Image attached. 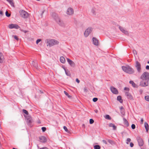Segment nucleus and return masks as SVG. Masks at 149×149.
Masks as SVG:
<instances>
[{
    "label": "nucleus",
    "instance_id": "obj_1",
    "mask_svg": "<svg viewBox=\"0 0 149 149\" xmlns=\"http://www.w3.org/2000/svg\"><path fill=\"white\" fill-rule=\"evenodd\" d=\"M52 16L53 18L60 26H64V24L60 19L57 14L55 13H52Z\"/></svg>",
    "mask_w": 149,
    "mask_h": 149
},
{
    "label": "nucleus",
    "instance_id": "obj_2",
    "mask_svg": "<svg viewBox=\"0 0 149 149\" xmlns=\"http://www.w3.org/2000/svg\"><path fill=\"white\" fill-rule=\"evenodd\" d=\"M45 42L47 43L48 44L47 46H49V47H51L54 45L58 44L59 42H58L55 39H46L45 41Z\"/></svg>",
    "mask_w": 149,
    "mask_h": 149
},
{
    "label": "nucleus",
    "instance_id": "obj_3",
    "mask_svg": "<svg viewBox=\"0 0 149 149\" xmlns=\"http://www.w3.org/2000/svg\"><path fill=\"white\" fill-rule=\"evenodd\" d=\"M122 68L124 72L129 74H133L134 72V70L129 65L126 66H122Z\"/></svg>",
    "mask_w": 149,
    "mask_h": 149
},
{
    "label": "nucleus",
    "instance_id": "obj_4",
    "mask_svg": "<svg viewBox=\"0 0 149 149\" xmlns=\"http://www.w3.org/2000/svg\"><path fill=\"white\" fill-rule=\"evenodd\" d=\"M19 13L21 16L24 18H27L29 16V13L24 10H20Z\"/></svg>",
    "mask_w": 149,
    "mask_h": 149
},
{
    "label": "nucleus",
    "instance_id": "obj_5",
    "mask_svg": "<svg viewBox=\"0 0 149 149\" xmlns=\"http://www.w3.org/2000/svg\"><path fill=\"white\" fill-rule=\"evenodd\" d=\"M141 79L142 80H146L148 79L149 80V73L148 72H144L141 77Z\"/></svg>",
    "mask_w": 149,
    "mask_h": 149
},
{
    "label": "nucleus",
    "instance_id": "obj_6",
    "mask_svg": "<svg viewBox=\"0 0 149 149\" xmlns=\"http://www.w3.org/2000/svg\"><path fill=\"white\" fill-rule=\"evenodd\" d=\"M93 30V28L90 27L87 28L85 31L84 35L86 37H87L89 34L91 33Z\"/></svg>",
    "mask_w": 149,
    "mask_h": 149
},
{
    "label": "nucleus",
    "instance_id": "obj_7",
    "mask_svg": "<svg viewBox=\"0 0 149 149\" xmlns=\"http://www.w3.org/2000/svg\"><path fill=\"white\" fill-rule=\"evenodd\" d=\"M148 81L149 80L147 79L146 80H142L140 82V85L142 87L147 86L148 85Z\"/></svg>",
    "mask_w": 149,
    "mask_h": 149
},
{
    "label": "nucleus",
    "instance_id": "obj_8",
    "mask_svg": "<svg viewBox=\"0 0 149 149\" xmlns=\"http://www.w3.org/2000/svg\"><path fill=\"white\" fill-rule=\"evenodd\" d=\"M148 81L149 80L147 79L146 80H142L140 82V85L142 87L147 86L148 85Z\"/></svg>",
    "mask_w": 149,
    "mask_h": 149
},
{
    "label": "nucleus",
    "instance_id": "obj_9",
    "mask_svg": "<svg viewBox=\"0 0 149 149\" xmlns=\"http://www.w3.org/2000/svg\"><path fill=\"white\" fill-rule=\"evenodd\" d=\"M136 140L138 142L139 145L140 147L143 146L144 144V142L142 138L140 136H138L136 137Z\"/></svg>",
    "mask_w": 149,
    "mask_h": 149
},
{
    "label": "nucleus",
    "instance_id": "obj_10",
    "mask_svg": "<svg viewBox=\"0 0 149 149\" xmlns=\"http://www.w3.org/2000/svg\"><path fill=\"white\" fill-rule=\"evenodd\" d=\"M135 66L138 72L140 73L141 72V65L140 63L138 61H136Z\"/></svg>",
    "mask_w": 149,
    "mask_h": 149
},
{
    "label": "nucleus",
    "instance_id": "obj_11",
    "mask_svg": "<svg viewBox=\"0 0 149 149\" xmlns=\"http://www.w3.org/2000/svg\"><path fill=\"white\" fill-rule=\"evenodd\" d=\"M9 28L12 29L13 28L18 29L20 28V27L17 24H11L9 25Z\"/></svg>",
    "mask_w": 149,
    "mask_h": 149
},
{
    "label": "nucleus",
    "instance_id": "obj_12",
    "mask_svg": "<svg viewBox=\"0 0 149 149\" xmlns=\"http://www.w3.org/2000/svg\"><path fill=\"white\" fill-rule=\"evenodd\" d=\"M67 62L71 67H74L75 65L73 61L69 58H67Z\"/></svg>",
    "mask_w": 149,
    "mask_h": 149
},
{
    "label": "nucleus",
    "instance_id": "obj_13",
    "mask_svg": "<svg viewBox=\"0 0 149 149\" xmlns=\"http://www.w3.org/2000/svg\"><path fill=\"white\" fill-rule=\"evenodd\" d=\"M110 89L111 92L113 94H118V92L117 89L113 86H111L110 88Z\"/></svg>",
    "mask_w": 149,
    "mask_h": 149
},
{
    "label": "nucleus",
    "instance_id": "obj_14",
    "mask_svg": "<svg viewBox=\"0 0 149 149\" xmlns=\"http://www.w3.org/2000/svg\"><path fill=\"white\" fill-rule=\"evenodd\" d=\"M74 13L73 9L71 8H69L68 9L67 11V14L68 15H72Z\"/></svg>",
    "mask_w": 149,
    "mask_h": 149
},
{
    "label": "nucleus",
    "instance_id": "obj_15",
    "mask_svg": "<svg viewBox=\"0 0 149 149\" xmlns=\"http://www.w3.org/2000/svg\"><path fill=\"white\" fill-rule=\"evenodd\" d=\"M39 139L40 141L42 143H45L47 141L46 138L44 136L39 137Z\"/></svg>",
    "mask_w": 149,
    "mask_h": 149
},
{
    "label": "nucleus",
    "instance_id": "obj_16",
    "mask_svg": "<svg viewBox=\"0 0 149 149\" xmlns=\"http://www.w3.org/2000/svg\"><path fill=\"white\" fill-rule=\"evenodd\" d=\"M25 118L27 120V122L28 123H31V117L30 116L27 115L24 116Z\"/></svg>",
    "mask_w": 149,
    "mask_h": 149
},
{
    "label": "nucleus",
    "instance_id": "obj_17",
    "mask_svg": "<svg viewBox=\"0 0 149 149\" xmlns=\"http://www.w3.org/2000/svg\"><path fill=\"white\" fill-rule=\"evenodd\" d=\"M119 29L123 33L126 35L128 34V31L125 29L124 28L121 26H119Z\"/></svg>",
    "mask_w": 149,
    "mask_h": 149
},
{
    "label": "nucleus",
    "instance_id": "obj_18",
    "mask_svg": "<svg viewBox=\"0 0 149 149\" xmlns=\"http://www.w3.org/2000/svg\"><path fill=\"white\" fill-rule=\"evenodd\" d=\"M93 44L96 46L98 45L99 41L95 37H93L92 38Z\"/></svg>",
    "mask_w": 149,
    "mask_h": 149
},
{
    "label": "nucleus",
    "instance_id": "obj_19",
    "mask_svg": "<svg viewBox=\"0 0 149 149\" xmlns=\"http://www.w3.org/2000/svg\"><path fill=\"white\" fill-rule=\"evenodd\" d=\"M125 95L127 97V98L130 100H133V97L131 95L129 92H126Z\"/></svg>",
    "mask_w": 149,
    "mask_h": 149
},
{
    "label": "nucleus",
    "instance_id": "obj_20",
    "mask_svg": "<svg viewBox=\"0 0 149 149\" xmlns=\"http://www.w3.org/2000/svg\"><path fill=\"white\" fill-rule=\"evenodd\" d=\"M4 61V56L3 54L0 53V63H2Z\"/></svg>",
    "mask_w": 149,
    "mask_h": 149
},
{
    "label": "nucleus",
    "instance_id": "obj_21",
    "mask_svg": "<svg viewBox=\"0 0 149 149\" xmlns=\"http://www.w3.org/2000/svg\"><path fill=\"white\" fill-rule=\"evenodd\" d=\"M123 121L124 125L127 127L129 125V123L127 120L125 118H123Z\"/></svg>",
    "mask_w": 149,
    "mask_h": 149
},
{
    "label": "nucleus",
    "instance_id": "obj_22",
    "mask_svg": "<svg viewBox=\"0 0 149 149\" xmlns=\"http://www.w3.org/2000/svg\"><path fill=\"white\" fill-rule=\"evenodd\" d=\"M144 126L146 130V132H148L149 130V126L148 124L146 122L145 123Z\"/></svg>",
    "mask_w": 149,
    "mask_h": 149
},
{
    "label": "nucleus",
    "instance_id": "obj_23",
    "mask_svg": "<svg viewBox=\"0 0 149 149\" xmlns=\"http://www.w3.org/2000/svg\"><path fill=\"white\" fill-rule=\"evenodd\" d=\"M117 100L120 103H122L123 102V100L122 99V97L121 96L119 95L117 97Z\"/></svg>",
    "mask_w": 149,
    "mask_h": 149
},
{
    "label": "nucleus",
    "instance_id": "obj_24",
    "mask_svg": "<svg viewBox=\"0 0 149 149\" xmlns=\"http://www.w3.org/2000/svg\"><path fill=\"white\" fill-rule=\"evenodd\" d=\"M60 61L61 62L63 63H64L65 62V59L63 56H61L60 57Z\"/></svg>",
    "mask_w": 149,
    "mask_h": 149
},
{
    "label": "nucleus",
    "instance_id": "obj_25",
    "mask_svg": "<svg viewBox=\"0 0 149 149\" xmlns=\"http://www.w3.org/2000/svg\"><path fill=\"white\" fill-rule=\"evenodd\" d=\"M8 1L11 5V6L13 7H14V3L13 2V0H6Z\"/></svg>",
    "mask_w": 149,
    "mask_h": 149
},
{
    "label": "nucleus",
    "instance_id": "obj_26",
    "mask_svg": "<svg viewBox=\"0 0 149 149\" xmlns=\"http://www.w3.org/2000/svg\"><path fill=\"white\" fill-rule=\"evenodd\" d=\"M109 126L110 127H112L113 128V130H116V127L112 123H110L109 124Z\"/></svg>",
    "mask_w": 149,
    "mask_h": 149
},
{
    "label": "nucleus",
    "instance_id": "obj_27",
    "mask_svg": "<svg viewBox=\"0 0 149 149\" xmlns=\"http://www.w3.org/2000/svg\"><path fill=\"white\" fill-rule=\"evenodd\" d=\"M130 83L132 84V86L134 87H136L137 85L134 82V81H130Z\"/></svg>",
    "mask_w": 149,
    "mask_h": 149
},
{
    "label": "nucleus",
    "instance_id": "obj_28",
    "mask_svg": "<svg viewBox=\"0 0 149 149\" xmlns=\"http://www.w3.org/2000/svg\"><path fill=\"white\" fill-rule=\"evenodd\" d=\"M95 8H93L91 10V12L93 14V15H95L96 14Z\"/></svg>",
    "mask_w": 149,
    "mask_h": 149
},
{
    "label": "nucleus",
    "instance_id": "obj_29",
    "mask_svg": "<svg viewBox=\"0 0 149 149\" xmlns=\"http://www.w3.org/2000/svg\"><path fill=\"white\" fill-rule=\"evenodd\" d=\"M94 149H100V146L99 145H95L94 146Z\"/></svg>",
    "mask_w": 149,
    "mask_h": 149
},
{
    "label": "nucleus",
    "instance_id": "obj_30",
    "mask_svg": "<svg viewBox=\"0 0 149 149\" xmlns=\"http://www.w3.org/2000/svg\"><path fill=\"white\" fill-rule=\"evenodd\" d=\"M65 72L66 74L68 76H69L71 75V74H70V71H69L68 70H67V71Z\"/></svg>",
    "mask_w": 149,
    "mask_h": 149
},
{
    "label": "nucleus",
    "instance_id": "obj_31",
    "mask_svg": "<svg viewBox=\"0 0 149 149\" xmlns=\"http://www.w3.org/2000/svg\"><path fill=\"white\" fill-rule=\"evenodd\" d=\"M105 118L108 120H110L111 119V117L108 115H107L105 116Z\"/></svg>",
    "mask_w": 149,
    "mask_h": 149
},
{
    "label": "nucleus",
    "instance_id": "obj_32",
    "mask_svg": "<svg viewBox=\"0 0 149 149\" xmlns=\"http://www.w3.org/2000/svg\"><path fill=\"white\" fill-rule=\"evenodd\" d=\"M64 93H65V95H66L69 98H71V96H70L69 95L68 93L66 91H64Z\"/></svg>",
    "mask_w": 149,
    "mask_h": 149
},
{
    "label": "nucleus",
    "instance_id": "obj_33",
    "mask_svg": "<svg viewBox=\"0 0 149 149\" xmlns=\"http://www.w3.org/2000/svg\"><path fill=\"white\" fill-rule=\"evenodd\" d=\"M22 111L24 113L26 114V115H28L29 113L27 111L24 109H23Z\"/></svg>",
    "mask_w": 149,
    "mask_h": 149
},
{
    "label": "nucleus",
    "instance_id": "obj_34",
    "mask_svg": "<svg viewBox=\"0 0 149 149\" xmlns=\"http://www.w3.org/2000/svg\"><path fill=\"white\" fill-rule=\"evenodd\" d=\"M6 15L7 17H9L10 16V14L8 13V12L7 11H6Z\"/></svg>",
    "mask_w": 149,
    "mask_h": 149
},
{
    "label": "nucleus",
    "instance_id": "obj_35",
    "mask_svg": "<svg viewBox=\"0 0 149 149\" xmlns=\"http://www.w3.org/2000/svg\"><path fill=\"white\" fill-rule=\"evenodd\" d=\"M145 99L147 101H149V95H147L145 97Z\"/></svg>",
    "mask_w": 149,
    "mask_h": 149
},
{
    "label": "nucleus",
    "instance_id": "obj_36",
    "mask_svg": "<svg viewBox=\"0 0 149 149\" xmlns=\"http://www.w3.org/2000/svg\"><path fill=\"white\" fill-rule=\"evenodd\" d=\"M63 129H64V130H65L66 132H68H68H69L68 131V129H67V127H66V126H64L63 127Z\"/></svg>",
    "mask_w": 149,
    "mask_h": 149
},
{
    "label": "nucleus",
    "instance_id": "obj_37",
    "mask_svg": "<svg viewBox=\"0 0 149 149\" xmlns=\"http://www.w3.org/2000/svg\"><path fill=\"white\" fill-rule=\"evenodd\" d=\"M94 122V120L92 119H90V124H93Z\"/></svg>",
    "mask_w": 149,
    "mask_h": 149
},
{
    "label": "nucleus",
    "instance_id": "obj_38",
    "mask_svg": "<svg viewBox=\"0 0 149 149\" xmlns=\"http://www.w3.org/2000/svg\"><path fill=\"white\" fill-rule=\"evenodd\" d=\"M126 141H127V142H126V143L127 144H129L128 142H130L131 141V139H130L129 138H127V139Z\"/></svg>",
    "mask_w": 149,
    "mask_h": 149
},
{
    "label": "nucleus",
    "instance_id": "obj_39",
    "mask_svg": "<svg viewBox=\"0 0 149 149\" xmlns=\"http://www.w3.org/2000/svg\"><path fill=\"white\" fill-rule=\"evenodd\" d=\"M98 100V98L97 97H94L93 99V101L94 102H96Z\"/></svg>",
    "mask_w": 149,
    "mask_h": 149
},
{
    "label": "nucleus",
    "instance_id": "obj_40",
    "mask_svg": "<svg viewBox=\"0 0 149 149\" xmlns=\"http://www.w3.org/2000/svg\"><path fill=\"white\" fill-rule=\"evenodd\" d=\"M135 125L134 124H132L131 125V127L132 129H134L135 128Z\"/></svg>",
    "mask_w": 149,
    "mask_h": 149
},
{
    "label": "nucleus",
    "instance_id": "obj_41",
    "mask_svg": "<svg viewBox=\"0 0 149 149\" xmlns=\"http://www.w3.org/2000/svg\"><path fill=\"white\" fill-rule=\"evenodd\" d=\"M43 132H45L46 130V128L44 127H42L41 128Z\"/></svg>",
    "mask_w": 149,
    "mask_h": 149
},
{
    "label": "nucleus",
    "instance_id": "obj_42",
    "mask_svg": "<svg viewBox=\"0 0 149 149\" xmlns=\"http://www.w3.org/2000/svg\"><path fill=\"white\" fill-rule=\"evenodd\" d=\"M107 141L110 144H112L113 142V141L111 140L108 139Z\"/></svg>",
    "mask_w": 149,
    "mask_h": 149
},
{
    "label": "nucleus",
    "instance_id": "obj_43",
    "mask_svg": "<svg viewBox=\"0 0 149 149\" xmlns=\"http://www.w3.org/2000/svg\"><path fill=\"white\" fill-rule=\"evenodd\" d=\"M14 38L16 39L18 41L19 40V38L18 37L16 36H14Z\"/></svg>",
    "mask_w": 149,
    "mask_h": 149
},
{
    "label": "nucleus",
    "instance_id": "obj_44",
    "mask_svg": "<svg viewBox=\"0 0 149 149\" xmlns=\"http://www.w3.org/2000/svg\"><path fill=\"white\" fill-rule=\"evenodd\" d=\"M133 52L134 54V55H135V54L136 55L137 54V52L136 50H135V49L134 50H133Z\"/></svg>",
    "mask_w": 149,
    "mask_h": 149
},
{
    "label": "nucleus",
    "instance_id": "obj_45",
    "mask_svg": "<svg viewBox=\"0 0 149 149\" xmlns=\"http://www.w3.org/2000/svg\"><path fill=\"white\" fill-rule=\"evenodd\" d=\"M41 41V39H38L36 41V44H38V43Z\"/></svg>",
    "mask_w": 149,
    "mask_h": 149
},
{
    "label": "nucleus",
    "instance_id": "obj_46",
    "mask_svg": "<svg viewBox=\"0 0 149 149\" xmlns=\"http://www.w3.org/2000/svg\"><path fill=\"white\" fill-rule=\"evenodd\" d=\"M129 88H128L127 87H125L124 88V90L127 91H129Z\"/></svg>",
    "mask_w": 149,
    "mask_h": 149
},
{
    "label": "nucleus",
    "instance_id": "obj_47",
    "mask_svg": "<svg viewBox=\"0 0 149 149\" xmlns=\"http://www.w3.org/2000/svg\"><path fill=\"white\" fill-rule=\"evenodd\" d=\"M102 141L103 142V143H104L105 144H107V141L105 140H102Z\"/></svg>",
    "mask_w": 149,
    "mask_h": 149
},
{
    "label": "nucleus",
    "instance_id": "obj_48",
    "mask_svg": "<svg viewBox=\"0 0 149 149\" xmlns=\"http://www.w3.org/2000/svg\"><path fill=\"white\" fill-rule=\"evenodd\" d=\"M134 144L132 143L131 142L130 143V146L131 147H132L134 146Z\"/></svg>",
    "mask_w": 149,
    "mask_h": 149
},
{
    "label": "nucleus",
    "instance_id": "obj_49",
    "mask_svg": "<svg viewBox=\"0 0 149 149\" xmlns=\"http://www.w3.org/2000/svg\"><path fill=\"white\" fill-rule=\"evenodd\" d=\"M76 81L78 83H79L80 81L78 79H77V78L76 79Z\"/></svg>",
    "mask_w": 149,
    "mask_h": 149
},
{
    "label": "nucleus",
    "instance_id": "obj_50",
    "mask_svg": "<svg viewBox=\"0 0 149 149\" xmlns=\"http://www.w3.org/2000/svg\"><path fill=\"white\" fill-rule=\"evenodd\" d=\"M40 149H49L47 147H44L42 148H40Z\"/></svg>",
    "mask_w": 149,
    "mask_h": 149
},
{
    "label": "nucleus",
    "instance_id": "obj_51",
    "mask_svg": "<svg viewBox=\"0 0 149 149\" xmlns=\"http://www.w3.org/2000/svg\"><path fill=\"white\" fill-rule=\"evenodd\" d=\"M146 69L147 70H149V65H147L146 66Z\"/></svg>",
    "mask_w": 149,
    "mask_h": 149
},
{
    "label": "nucleus",
    "instance_id": "obj_52",
    "mask_svg": "<svg viewBox=\"0 0 149 149\" xmlns=\"http://www.w3.org/2000/svg\"><path fill=\"white\" fill-rule=\"evenodd\" d=\"M141 124H143V118H142L141 119Z\"/></svg>",
    "mask_w": 149,
    "mask_h": 149
},
{
    "label": "nucleus",
    "instance_id": "obj_53",
    "mask_svg": "<svg viewBox=\"0 0 149 149\" xmlns=\"http://www.w3.org/2000/svg\"><path fill=\"white\" fill-rule=\"evenodd\" d=\"M139 92L141 94H142V92H143V90H140V91H139Z\"/></svg>",
    "mask_w": 149,
    "mask_h": 149
},
{
    "label": "nucleus",
    "instance_id": "obj_54",
    "mask_svg": "<svg viewBox=\"0 0 149 149\" xmlns=\"http://www.w3.org/2000/svg\"><path fill=\"white\" fill-rule=\"evenodd\" d=\"M84 90L85 92L87 91V89L86 88H84Z\"/></svg>",
    "mask_w": 149,
    "mask_h": 149
},
{
    "label": "nucleus",
    "instance_id": "obj_55",
    "mask_svg": "<svg viewBox=\"0 0 149 149\" xmlns=\"http://www.w3.org/2000/svg\"><path fill=\"white\" fill-rule=\"evenodd\" d=\"M0 14L1 15H3V13L2 11H0Z\"/></svg>",
    "mask_w": 149,
    "mask_h": 149
},
{
    "label": "nucleus",
    "instance_id": "obj_56",
    "mask_svg": "<svg viewBox=\"0 0 149 149\" xmlns=\"http://www.w3.org/2000/svg\"><path fill=\"white\" fill-rule=\"evenodd\" d=\"M63 69L64 70L65 72H66L67 71V70H66V68L65 67V68H64Z\"/></svg>",
    "mask_w": 149,
    "mask_h": 149
},
{
    "label": "nucleus",
    "instance_id": "obj_57",
    "mask_svg": "<svg viewBox=\"0 0 149 149\" xmlns=\"http://www.w3.org/2000/svg\"><path fill=\"white\" fill-rule=\"evenodd\" d=\"M45 11V10H44L43 11H42V14H41L42 16L43 14L44 13V12Z\"/></svg>",
    "mask_w": 149,
    "mask_h": 149
},
{
    "label": "nucleus",
    "instance_id": "obj_58",
    "mask_svg": "<svg viewBox=\"0 0 149 149\" xmlns=\"http://www.w3.org/2000/svg\"><path fill=\"white\" fill-rule=\"evenodd\" d=\"M62 68L63 69H64V68H65V67L64 66H62Z\"/></svg>",
    "mask_w": 149,
    "mask_h": 149
},
{
    "label": "nucleus",
    "instance_id": "obj_59",
    "mask_svg": "<svg viewBox=\"0 0 149 149\" xmlns=\"http://www.w3.org/2000/svg\"><path fill=\"white\" fill-rule=\"evenodd\" d=\"M95 111V112L96 113H97V110H96Z\"/></svg>",
    "mask_w": 149,
    "mask_h": 149
},
{
    "label": "nucleus",
    "instance_id": "obj_60",
    "mask_svg": "<svg viewBox=\"0 0 149 149\" xmlns=\"http://www.w3.org/2000/svg\"><path fill=\"white\" fill-rule=\"evenodd\" d=\"M35 67L37 69V68H38V67L36 66H35Z\"/></svg>",
    "mask_w": 149,
    "mask_h": 149
},
{
    "label": "nucleus",
    "instance_id": "obj_61",
    "mask_svg": "<svg viewBox=\"0 0 149 149\" xmlns=\"http://www.w3.org/2000/svg\"><path fill=\"white\" fill-rule=\"evenodd\" d=\"M123 108V107H122L121 108H120V109H122Z\"/></svg>",
    "mask_w": 149,
    "mask_h": 149
},
{
    "label": "nucleus",
    "instance_id": "obj_62",
    "mask_svg": "<svg viewBox=\"0 0 149 149\" xmlns=\"http://www.w3.org/2000/svg\"><path fill=\"white\" fill-rule=\"evenodd\" d=\"M13 149H17V148H13Z\"/></svg>",
    "mask_w": 149,
    "mask_h": 149
},
{
    "label": "nucleus",
    "instance_id": "obj_63",
    "mask_svg": "<svg viewBox=\"0 0 149 149\" xmlns=\"http://www.w3.org/2000/svg\"><path fill=\"white\" fill-rule=\"evenodd\" d=\"M37 147L38 148H39V146L38 145L37 146Z\"/></svg>",
    "mask_w": 149,
    "mask_h": 149
},
{
    "label": "nucleus",
    "instance_id": "obj_64",
    "mask_svg": "<svg viewBox=\"0 0 149 149\" xmlns=\"http://www.w3.org/2000/svg\"><path fill=\"white\" fill-rule=\"evenodd\" d=\"M148 63H149V61H148Z\"/></svg>",
    "mask_w": 149,
    "mask_h": 149
}]
</instances>
